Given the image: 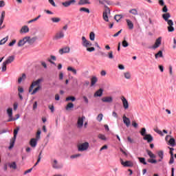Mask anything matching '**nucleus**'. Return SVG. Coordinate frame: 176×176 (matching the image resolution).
Here are the masks:
<instances>
[{
    "instance_id": "nucleus-1",
    "label": "nucleus",
    "mask_w": 176,
    "mask_h": 176,
    "mask_svg": "<svg viewBox=\"0 0 176 176\" xmlns=\"http://www.w3.org/2000/svg\"><path fill=\"white\" fill-rule=\"evenodd\" d=\"M81 39V45L82 46H83V47L87 48V52H89L90 53H91V52H94L96 50V48H94V47H91L93 46V44L91 43V42L89 41V40L86 39V37L82 36Z\"/></svg>"
},
{
    "instance_id": "nucleus-2",
    "label": "nucleus",
    "mask_w": 176,
    "mask_h": 176,
    "mask_svg": "<svg viewBox=\"0 0 176 176\" xmlns=\"http://www.w3.org/2000/svg\"><path fill=\"white\" fill-rule=\"evenodd\" d=\"M77 148L78 152H86L89 151V148H90V144L89 142H84L78 144Z\"/></svg>"
},
{
    "instance_id": "nucleus-3",
    "label": "nucleus",
    "mask_w": 176,
    "mask_h": 176,
    "mask_svg": "<svg viewBox=\"0 0 176 176\" xmlns=\"http://www.w3.org/2000/svg\"><path fill=\"white\" fill-rule=\"evenodd\" d=\"M19 130L20 128H16L14 130V137L10 140L9 149H12L13 146H14V144L16 142V138H17V134L19 133Z\"/></svg>"
},
{
    "instance_id": "nucleus-4",
    "label": "nucleus",
    "mask_w": 176,
    "mask_h": 176,
    "mask_svg": "<svg viewBox=\"0 0 176 176\" xmlns=\"http://www.w3.org/2000/svg\"><path fill=\"white\" fill-rule=\"evenodd\" d=\"M51 164L52 166V168L55 170H60V168H63V164L58 163V161H57V160H51Z\"/></svg>"
},
{
    "instance_id": "nucleus-5",
    "label": "nucleus",
    "mask_w": 176,
    "mask_h": 176,
    "mask_svg": "<svg viewBox=\"0 0 176 176\" xmlns=\"http://www.w3.org/2000/svg\"><path fill=\"white\" fill-rule=\"evenodd\" d=\"M7 115L9 118L7 122H14V120H17V118H13V109L12 108L7 109Z\"/></svg>"
},
{
    "instance_id": "nucleus-6",
    "label": "nucleus",
    "mask_w": 176,
    "mask_h": 176,
    "mask_svg": "<svg viewBox=\"0 0 176 176\" xmlns=\"http://www.w3.org/2000/svg\"><path fill=\"white\" fill-rule=\"evenodd\" d=\"M160 45H162V37H159L158 38H157L155 45L148 47V49H153V50H155L156 49H157V47H160Z\"/></svg>"
},
{
    "instance_id": "nucleus-7",
    "label": "nucleus",
    "mask_w": 176,
    "mask_h": 176,
    "mask_svg": "<svg viewBox=\"0 0 176 176\" xmlns=\"http://www.w3.org/2000/svg\"><path fill=\"white\" fill-rule=\"evenodd\" d=\"M85 119H86V117H85V116H82V117H78V121H77L78 129H82V127H83V123Z\"/></svg>"
},
{
    "instance_id": "nucleus-8",
    "label": "nucleus",
    "mask_w": 176,
    "mask_h": 176,
    "mask_svg": "<svg viewBox=\"0 0 176 176\" xmlns=\"http://www.w3.org/2000/svg\"><path fill=\"white\" fill-rule=\"evenodd\" d=\"M121 101L122 102L124 109H129V101H127V99L124 96H122Z\"/></svg>"
},
{
    "instance_id": "nucleus-9",
    "label": "nucleus",
    "mask_w": 176,
    "mask_h": 176,
    "mask_svg": "<svg viewBox=\"0 0 176 176\" xmlns=\"http://www.w3.org/2000/svg\"><path fill=\"white\" fill-rule=\"evenodd\" d=\"M108 13H111V10H109V8L106 9L103 12V20L107 22L109 21V19H108Z\"/></svg>"
},
{
    "instance_id": "nucleus-10",
    "label": "nucleus",
    "mask_w": 176,
    "mask_h": 176,
    "mask_svg": "<svg viewBox=\"0 0 176 176\" xmlns=\"http://www.w3.org/2000/svg\"><path fill=\"white\" fill-rule=\"evenodd\" d=\"M28 38H27V36L21 39L18 43L19 47H21V46H24L28 43Z\"/></svg>"
},
{
    "instance_id": "nucleus-11",
    "label": "nucleus",
    "mask_w": 176,
    "mask_h": 176,
    "mask_svg": "<svg viewBox=\"0 0 176 176\" xmlns=\"http://www.w3.org/2000/svg\"><path fill=\"white\" fill-rule=\"evenodd\" d=\"M30 145L32 148H36L38 145V140L35 138H32L30 141Z\"/></svg>"
},
{
    "instance_id": "nucleus-12",
    "label": "nucleus",
    "mask_w": 176,
    "mask_h": 176,
    "mask_svg": "<svg viewBox=\"0 0 176 176\" xmlns=\"http://www.w3.org/2000/svg\"><path fill=\"white\" fill-rule=\"evenodd\" d=\"M123 122L126 127L130 126V118H127L126 115H124L122 117Z\"/></svg>"
},
{
    "instance_id": "nucleus-13",
    "label": "nucleus",
    "mask_w": 176,
    "mask_h": 176,
    "mask_svg": "<svg viewBox=\"0 0 176 176\" xmlns=\"http://www.w3.org/2000/svg\"><path fill=\"white\" fill-rule=\"evenodd\" d=\"M168 32H174V27H173V25H174V22L173 21H168Z\"/></svg>"
},
{
    "instance_id": "nucleus-14",
    "label": "nucleus",
    "mask_w": 176,
    "mask_h": 176,
    "mask_svg": "<svg viewBox=\"0 0 176 176\" xmlns=\"http://www.w3.org/2000/svg\"><path fill=\"white\" fill-rule=\"evenodd\" d=\"M143 140H144L145 141H147V142L148 143H151L152 142V141H153V137H152V135L148 134L143 138Z\"/></svg>"
},
{
    "instance_id": "nucleus-15",
    "label": "nucleus",
    "mask_w": 176,
    "mask_h": 176,
    "mask_svg": "<svg viewBox=\"0 0 176 176\" xmlns=\"http://www.w3.org/2000/svg\"><path fill=\"white\" fill-rule=\"evenodd\" d=\"M170 17H171V14L170 13H165L162 15V18L165 21H166L167 24H168V21H171V19H169Z\"/></svg>"
},
{
    "instance_id": "nucleus-16",
    "label": "nucleus",
    "mask_w": 176,
    "mask_h": 176,
    "mask_svg": "<svg viewBox=\"0 0 176 176\" xmlns=\"http://www.w3.org/2000/svg\"><path fill=\"white\" fill-rule=\"evenodd\" d=\"M70 50H71V49H69V47H65L59 50V53L60 54H65V53H69Z\"/></svg>"
},
{
    "instance_id": "nucleus-17",
    "label": "nucleus",
    "mask_w": 176,
    "mask_h": 176,
    "mask_svg": "<svg viewBox=\"0 0 176 176\" xmlns=\"http://www.w3.org/2000/svg\"><path fill=\"white\" fill-rule=\"evenodd\" d=\"M26 38H28L27 42L28 43H29V45H33L36 41V39H38V38L36 37H32V38H30V36H26Z\"/></svg>"
},
{
    "instance_id": "nucleus-18",
    "label": "nucleus",
    "mask_w": 176,
    "mask_h": 176,
    "mask_svg": "<svg viewBox=\"0 0 176 176\" xmlns=\"http://www.w3.org/2000/svg\"><path fill=\"white\" fill-rule=\"evenodd\" d=\"M75 2H76V0H70L69 1L62 3V5L65 6V8H68V6H71L72 3H75Z\"/></svg>"
},
{
    "instance_id": "nucleus-19",
    "label": "nucleus",
    "mask_w": 176,
    "mask_h": 176,
    "mask_svg": "<svg viewBox=\"0 0 176 176\" xmlns=\"http://www.w3.org/2000/svg\"><path fill=\"white\" fill-rule=\"evenodd\" d=\"M102 102H112L113 101V98L112 96H107V97H104L102 98Z\"/></svg>"
},
{
    "instance_id": "nucleus-20",
    "label": "nucleus",
    "mask_w": 176,
    "mask_h": 176,
    "mask_svg": "<svg viewBox=\"0 0 176 176\" xmlns=\"http://www.w3.org/2000/svg\"><path fill=\"white\" fill-rule=\"evenodd\" d=\"M41 82H43V78H38L37 80L34 81L32 83V87H35V86H39Z\"/></svg>"
},
{
    "instance_id": "nucleus-21",
    "label": "nucleus",
    "mask_w": 176,
    "mask_h": 176,
    "mask_svg": "<svg viewBox=\"0 0 176 176\" xmlns=\"http://www.w3.org/2000/svg\"><path fill=\"white\" fill-rule=\"evenodd\" d=\"M20 32L21 34H27V32H30V28L28 26L25 25L21 28Z\"/></svg>"
},
{
    "instance_id": "nucleus-22",
    "label": "nucleus",
    "mask_w": 176,
    "mask_h": 176,
    "mask_svg": "<svg viewBox=\"0 0 176 176\" xmlns=\"http://www.w3.org/2000/svg\"><path fill=\"white\" fill-rule=\"evenodd\" d=\"M99 3H100V5H104V8H106V9L109 8L108 6H107V5H105V3H107V5H111V1H107V0H99Z\"/></svg>"
},
{
    "instance_id": "nucleus-23",
    "label": "nucleus",
    "mask_w": 176,
    "mask_h": 176,
    "mask_svg": "<svg viewBox=\"0 0 176 176\" xmlns=\"http://www.w3.org/2000/svg\"><path fill=\"white\" fill-rule=\"evenodd\" d=\"M63 38H64V32L63 31L59 32L55 36V39H61Z\"/></svg>"
},
{
    "instance_id": "nucleus-24",
    "label": "nucleus",
    "mask_w": 176,
    "mask_h": 176,
    "mask_svg": "<svg viewBox=\"0 0 176 176\" xmlns=\"http://www.w3.org/2000/svg\"><path fill=\"white\" fill-rule=\"evenodd\" d=\"M14 61V56H9L4 63L7 64H11V63H13Z\"/></svg>"
},
{
    "instance_id": "nucleus-25",
    "label": "nucleus",
    "mask_w": 176,
    "mask_h": 176,
    "mask_svg": "<svg viewBox=\"0 0 176 176\" xmlns=\"http://www.w3.org/2000/svg\"><path fill=\"white\" fill-rule=\"evenodd\" d=\"M104 90H102V89H100L99 90H98L94 95V97H101V96H102V93H103Z\"/></svg>"
},
{
    "instance_id": "nucleus-26",
    "label": "nucleus",
    "mask_w": 176,
    "mask_h": 176,
    "mask_svg": "<svg viewBox=\"0 0 176 176\" xmlns=\"http://www.w3.org/2000/svg\"><path fill=\"white\" fill-rule=\"evenodd\" d=\"M78 5L80 6L90 5V1H89V0H80L78 2Z\"/></svg>"
},
{
    "instance_id": "nucleus-27",
    "label": "nucleus",
    "mask_w": 176,
    "mask_h": 176,
    "mask_svg": "<svg viewBox=\"0 0 176 176\" xmlns=\"http://www.w3.org/2000/svg\"><path fill=\"white\" fill-rule=\"evenodd\" d=\"M168 145L170 146H175V139L174 138H170V140H168Z\"/></svg>"
},
{
    "instance_id": "nucleus-28",
    "label": "nucleus",
    "mask_w": 176,
    "mask_h": 176,
    "mask_svg": "<svg viewBox=\"0 0 176 176\" xmlns=\"http://www.w3.org/2000/svg\"><path fill=\"white\" fill-rule=\"evenodd\" d=\"M126 23L129 30H133V28H134V24H133V22H131V21L129 19H126Z\"/></svg>"
},
{
    "instance_id": "nucleus-29",
    "label": "nucleus",
    "mask_w": 176,
    "mask_h": 176,
    "mask_svg": "<svg viewBox=\"0 0 176 176\" xmlns=\"http://www.w3.org/2000/svg\"><path fill=\"white\" fill-rule=\"evenodd\" d=\"M133 162H131V161H126L124 163V167H133Z\"/></svg>"
},
{
    "instance_id": "nucleus-30",
    "label": "nucleus",
    "mask_w": 176,
    "mask_h": 176,
    "mask_svg": "<svg viewBox=\"0 0 176 176\" xmlns=\"http://www.w3.org/2000/svg\"><path fill=\"white\" fill-rule=\"evenodd\" d=\"M27 78V76L25 75V74H23L22 76L19 77L18 79V83H21V82H23V80H24L25 79Z\"/></svg>"
},
{
    "instance_id": "nucleus-31",
    "label": "nucleus",
    "mask_w": 176,
    "mask_h": 176,
    "mask_svg": "<svg viewBox=\"0 0 176 176\" xmlns=\"http://www.w3.org/2000/svg\"><path fill=\"white\" fill-rule=\"evenodd\" d=\"M98 80V79L97 78V77L96 76L92 77L91 79V86H94L95 83H97Z\"/></svg>"
},
{
    "instance_id": "nucleus-32",
    "label": "nucleus",
    "mask_w": 176,
    "mask_h": 176,
    "mask_svg": "<svg viewBox=\"0 0 176 176\" xmlns=\"http://www.w3.org/2000/svg\"><path fill=\"white\" fill-rule=\"evenodd\" d=\"M114 19L115 20L119 23V21H120V19H123V15L122 14H116L115 16H114Z\"/></svg>"
},
{
    "instance_id": "nucleus-33",
    "label": "nucleus",
    "mask_w": 176,
    "mask_h": 176,
    "mask_svg": "<svg viewBox=\"0 0 176 176\" xmlns=\"http://www.w3.org/2000/svg\"><path fill=\"white\" fill-rule=\"evenodd\" d=\"M5 11L1 12V16L0 18V25L3 23V20H5Z\"/></svg>"
},
{
    "instance_id": "nucleus-34",
    "label": "nucleus",
    "mask_w": 176,
    "mask_h": 176,
    "mask_svg": "<svg viewBox=\"0 0 176 176\" xmlns=\"http://www.w3.org/2000/svg\"><path fill=\"white\" fill-rule=\"evenodd\" d=\"M103 118H104V114L103 113H99L98 115V116L96 117V120L98 122H102Z\"/></svg>"
},
{
    "instance_id": "nucleus-35",
    "label": "nucleus",
    "mask_w": 176,
    "mask_h": 176,
    "mask_svg": "<svg viewBox=\"0 0 176 176\" xmlns=\"http://www.w3.org/2000/svg\"><path fill=\"white\" fill-rule=\"evenodd\" d=\"M147 154L148 155L149 157H151V159H155L156 158V155H155V154H153V153H152V151L147 150Z\"/></svg>"
},
{
    "instance_id": "nucleus-36",
    "label": "nucleus",
    "mask_w": 176,
    "mask_h": 176,
    "mask_svg": "<svg viewBox=\"0 0 176 176\" xmlns=\"http://www.w3.org/2000/svg\"><path fill=\"white\" fill-rule=\"evenodd\" d=\"M98 138H99V140H102V141H107V137H105V135L104 134H99L98 135Z\"/></svg>"
},
{
    "instance_id": "nucleus-37",
    "label": "nucleus",
    "mask_w": 176,
    "mask_h": 176,
    "mask_svg": "<svg viewBox=\"0 0 176 176\" xmlns=\"http://www.w3.org/2000/svg\"><path fill=\"white\" fill-rule=\"evenodd\" d=\"M72 108H74V103L69 102L67 104V105L66 106L65 109H66V111H68V110H69V109H71Z\"/></svg>"
},
{
    "instance_id": "nucleus-38",
    "label": "nucleus",
    "mask_w": 176,
    "mask_h": 176,
    "mask_svg": "<svg viewBox=\"0 0 176 176\" xmlns=\"http://www.w3.org/2000/svg\"><path fill=\"white\" fill-rule=\"evenodd\" d=\"M67 71H70L71 72H73L74 75H76V74H77L76 69H75L72 67H68Z\"/></svg>"
},
{
    "instance_id": "nucleus-39",
    "label": "nucleus",
    "mask_w": 176,
    "mask_h": 176,
    "mask_svg": "<svg viewBox=\"0 0 176 176\" xmlns=\"http://www.w3.org/2000/svg\"><path fill=\"white\" fill-rule=\"evenodd\" d=\"M8 39H9L8 36H6V37L2 38L0 41V45H5V43H6V42H8Z\"/></svg>"
},
{
    "instance_id": "nucleus-40",
    "label": "nucleus",
    "mask_w": 176,
    "mask_h": 176,
    "mask_svg": "<svg viewBox=\"0 0 176 176\" xmlns=\"http://www.w3.org/2000/svg\"><path fill=\"white\" fill-rule=\"evenodd\" d=\"M138 160L142 164H144V166H146L148 163H146V161H145V158L144 157H138Z\"/></svg>"
},
{
    "instance_id": "nucleus-41",
    "label": "nucleus",
    "mask_w": 176,
    "mask_h": 176,
    "mask_svg": "<svg viewBox=\"0 0 176 176\" xmlns=\"http://www.w3.org/2000/svg\"><path fill=\"white\" fill-rule=\"evenodd\" d=\"M129 13L133 14L134 16H137L138 14V11L136 9H131L129 10Z\"/></svg>"
},
{
    "instance_id": "nucleus-42",
    "label": "nucleus",
    "mask_w": 176,
    "mask_h": 176,
    "mask_svg": "<svg viewBox=\"0 0 176 176\" xmlns=\"http://www.w3.org/2000/svg\"><path fill=\"white\" fill-rule=\"evenodd\" d=\"M8 166L10 168H14V170H16V168H17V164H16V162L9 164Z\"/></svg>"
},
{
    "instance_id": "nucleus-43",
    "label": "nucleus",
    "mask_w": 176,
    "mask_h": 176,
    "mask_svg": "<svg viewBox=\"0 0 176 176\" xmlns=\"http://www.w3.org/2000/svg\"><path fill=\"white\" fill-rule=\"evenodd\" d=\"M52 23H59V21H61V19L58 17H54L51 19Z\"/></svg>"
},
{
    "instance_id": "nucleus-44",
    "label": "nucleus",
    "mask_w": 176,
    "mask_h": 176,
    "mask_svg": "<svg viewBox=\"0 0 176 176\" xmlns=\"http://www.w3.org/2000/svg\"><path fill=\"white\" fill-rule=\"evenodd\" d=\"M89 39L90 41H94V39H96V34H94V32H91L90 33Z\"/></svg>"
},
{
    "instance_id": "nucleus-45",
    "label": "nucleus",
    "mask_w": 176,
    "mask_h": 176,
    "mask_svg": "<svg viewBox=\"0 0 176 176\" xmlns=\"http://www.w3.org/2000/svg\"><path fill=\"white\" fill-rule=\"evenodd\" d=\"M124 76L125 79H131V74L130 72H127L124 74Z\"/></svg>"
},
{
    "instance_id": "nucleus-46",
    "label": "nucleus",
    "mask_w": 176,
    "mask_h": 176,
    "mask_svg": "<svg viewBox=\"0 0 176 176\" xmlns=\"http://www.w3.org/2000/svg\"><path fill=\"white\" fill-rule=\"evenodd\" d=\"M160 159H164V152L163 151H160L157 153Z\"/></svg>"
},
{
    "instance_id": "nucleus-47",
    "label": "nucleus",
    "mask_w": 176,
    "mask_h": 176,
    "mask_svg": "<svg viewBox=\"0 0 176 176\" xmlns=\"http://www.w3.org/2000/svg\"><path fill=\"white\" fill-rule=\"evenodd\" d=\"M39 19H41V15H38V16H36V18L30 20L28 21V24H31V23H34V21H37V20H39Z\"/></svg>"
},
{
    "instance_id": "nucleus-48",
    "label": "nucleus",
    "mask_w": 176,
    "mask_h": 176,
    "mask_svg": "<svg viewBox=\"0 0 176 176\" xmlns=\"http://www.w3.org/2000/svg\"><path fill=\"white\" fill-rule=\"evenodd\" d=\"M159 57H163V52L159 51L158 53L155 54V58H159Z\"/></svg>"
},
{
    "instance_id": "nucleus-49",
    "label": "nucleus",
    "mask_w": 176,
    "mask_h": 176,
    "mask_svg": "<svg viewBox=\"0 0 176 176\" xmlns=\"http://www.w3.org/2000/svg\"><path fill=\"white\" fill-rule=\"evenodd\" d=\"M80 12H85V13H90V10L86 8H80Z\"/></svg>"
},
{
    "instance_id": "nucleus-50",
    "label": "nucleus",
    "mask_w": 176,
    "mask_h": 176,
    "mask_svg": "<svg viewBox=\"0 0 176 176\" xmlns=\"http://www.w3.org/2000/svg\"><path fill=\"white\" fill-rule=\"evenodd\" d=\"M140 134L143 137H145V135H146V129L145 128H142V131H140Z\"/></svg>"
},
{
    "instance_id": "nucleus-51",
    "label": "nucleus",
    "mask_w": 176,
    "mask_h": 176,
    "mask_svg": "<svg viewBox=\"0 0 176 176\" xmlns=\"http://www.w3.org/2000/svg\"><path fill=\"white\" fill-rule=\"evenodd\" d=\"M75 100H76V98H75V96H69L66 98V101H75Z\"/></svg>"
},
{
    "instance_id": "nucleus-52",
    "label": "nucleus",
    "mask_w": 176,
    "mask_h": 176,
    "mask_svg": "<svg viewBox=\"0 0 176 176\" xmlns=\"http://www.w3.org/2000/svg\"><path fill=\"white\" fill-rule=\"evenodd\" d=\"M6 65H8V64L3 62L1 67V69L3 72H5V71H6Z\"/></svg>"
},
{
    "instance_id": "nucleus-53",
    "label": "nucleus",
    "mask_w": 176,
    "mask_h": 176,
    "mask_svg": "<svg viewBox=\"0 0 176 176\" xmlns=\"http://www.w3.org/2000/svg\"><path fill=\"white\" fill-rule=\"evenodd\" d=\"M148 162L151 163L152 164H156V163H157V161L153 159H148Z\"/></svg>"
},
{
    "instance_id": "nucleus-54",
    "label": "nucleus",
    "mask_w": 176,
    "mask_h": 176,
    "mask_svg": "<svg viewBox=\"0 0 176 176\" xmlns=\"http://www.w3.org/2000/svg\"><path fill=\"white\" fill-rule=\"evenodd\" d=\"M80 154H76L70 156V159H77V157H80Z\"/></svg>"
},
{
    "instance_id": "nucleus-55",
    "label": "nucleus",
    "mask_w": 176,
    "mask_h": 176,
    "mask_svg": "<svg viewBox=\"0 0 176 176\" xmlns=\"http://www.w3.org/2000/svg\"><path fill=\"white\" fill-rule=\"evenodd\" d=\"M41 133H42L41 131V130H38V131H37V133H36V140H39V138H41Z\"/></svg>"
},
{
    "instance_id": "nucleus-56",
    "label": "nucleus",
    "mask_w": 176,
    "mask_h": 176,
    "mask_svg": "<svg viewBox=\"0 0 176 176\" xmlns=\"http://www.w3.org/2000/svg\"><path fill=\"white\" fill-rule=\"evenodd\" d=\"M41 89V87L40 86H38V87H37L36 88H35L34 90H33V91L32 92V96H33V94H36V91H38V90H39Z\"/></svg>"
},
{
    "instance_id": "nucleus-57",
    "label": "nucleus",
    "mask_w": 176,
    "mask_h": 176,
    "mask_svg": "<svg viewBox=\"0 0 176 176\" xmlns=\"http://www.w3.org/2000/svg\"><path fill=\"white\" fill-rule=\"evenodd\" d=\"M122 46L123 47H127V46H129V43H127L126 40H124L122 41Z\"/></svg>"
},
{
    "instance_id": "nucleus-58",
    "label": "nucleus",
    "mask_w": 176,
    "mask_h": 176,
    "mask_svg": "<svg viewBox=\"0 0 176 176\" xmlns=\"http://www.w3.org/2000/svg\"><path fill=\"white\" fill-rule=\"evenodd\" d=\"M127 140H128V142H129L130 144H134L135 142L134 141L133 139H132L130 137H128L127 138Z\"/></svg>"
},
{
    "instance_id": "nucleus-59",
    "label": "nucleus",
    "mask_w": 176,
    "mask_h": 176,
    "mask_svg": "<svg viewBox=\"0 0 176 176\" xmlns=\"http://www.w3.org/2000/svg\"><path fill=\"white\" fill-rule=\"evenodd\" d=\"M162 12L164 13H167V12H168V8H167V6H164V8H162Z\"/></svg>"
},
{
    "instance_id": "nucleus-60",
    "label": "nucleus",
    "mask_w": 176,
    "mask_h": 176,
    "mask_svg": "<svg viewBox=\"0 0 176 176\" xmlns=\"http://www.w3.org/2000/svg\"><path fill=\"white\" fill-rule=\"evenodd\" d=\"M108 58L110 59L113 58V52L112 51H111L110 52H109V56Z\"/></svg>"
},
{
    "instance_id": "nucleus-61",
    "label": "nucleus",
    "mask_w": 176,
    "mask_h": 176,
    "mask_svg": "<svg viewBox=\"0 0 176 176\" xmlns=\"http://www.w3.org/2000/svg\"><path fill=\"white\" fill-rule=\"evenodd\" d=\"M82 98L85 102V104H89V98L86 96H82Z\"/></svg>"
},
{
    "instance_id": "nucleus-62",
    "label": "nucleus",
    "mask_w": 176,
    "mask_h": 176,
    "mask_svg": "<svg viewBox=\"0 0 176 176\" xmlns=\"http://www.w3.org/2000/svg\"><path fill=\"white\" fill-rule=\"evenodd\" d=\"M41 65L46 69L47 68V65L45 63V61H41Z\"/></svg>"
},
{
    "instance_id": "nucleus-63",
    "label": "nucleus",
    "mask_w": 176,
    "mask_h": 176,
    "mask_svg": "<svg viewBox=\"0 0 176 176\" xmlns=\"http://www.w3.org/2000/svg\"><path fill=\"white\" fill-rule=\"evenodd\" d=\"M174 163V156L170 157L169 160V164H173Z\"/></svg>"
},
{
    "instance_id": "nucleus-64",
    "label": "nucleus",
    "mask_w": 176,
    "mask_h": 176,
    "mask_svg": "<svg viewBox=\"0 0 176 176\" xmlns=\"http://www.w3.org/2000/svg\"><path fill=\"white\" fill-rule=\"evenodd\" d=\"M5 6V1L3 0L0 1V8H3Z\"/></svg>"
}]
</instances>
